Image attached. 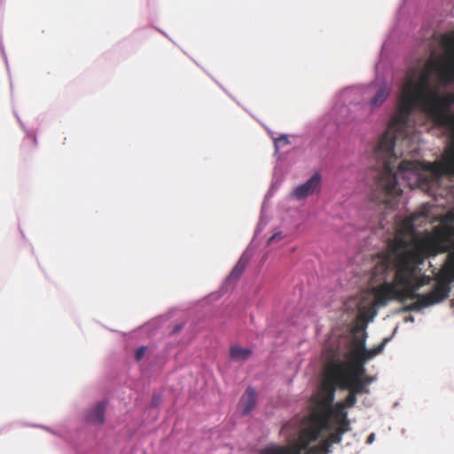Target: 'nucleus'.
Here are the masks:
<instances>
[{
  "label": "nucleus",
  "instance_id": "39448f33",
  "mask_svg": "<svg viewBox=\"0 0 454 454\" xmlns=\"http://www.w3.org/2000/svg\"><path fill=\"white\" fill-rule=\"evenodd\" d=\"M411 277L409 278V283L407 284H398V286H395L396 300L404 301L406 299H417L416 301L404 308L406 311H419L423 308L444 301L450 295V279L443 278H439L428 294L421 295L416 294L415 290L411 286Z\"/></svg>",
  "mask_w": 454,
  "mask_h": 454
},
{
  "label": "nucleus",
  "instance_id": "1a4fd4ad",
  "mask_svg": "<svg viewBox=\"0 0 454 454\" xmlns=\"http://www.w3.org/2000/svg\"><path fill=\"white\" fill-rule=\"evenodd\" d=\"M106 401H99L89 409L85 414V420L90 424H103L105 422Z\"/></svg>",
  "mask_w": 454,
  "mask_h": 454
},
{
  "label": "nucleus",
  "instance_id": "aec40b11",
  "mask_svg": "<svg viewBox=\"0 0 454 454\" xmlns=\"http://www.w3.org/2000/svg\"><path fill=\"white\" fill-rule=\"evenodd\" d=\"M362 380L364 383L365 387H368V385H370L372 382L375 380V378L372 376H368L365 373L364 376H362Z\"/></svg>",
  "mask_w": 454,
  "mask_h": 454
},
{
  "label": "nucleus",
  "instance_id": "20e7f679",
  "mask_svg": "<svg viewBox=\"0 0 454 454\" xmlns=\"http://www.w3.org/2000/svg\"><path fill=\"white\" fill-rule=\"evenodd\" d=\"M417 215H411L400 222L398 224L396 234L389 245L388 251L382 254V262L376 268V272L385 271L390 265L392 258V250L395 245L397 239H402L406 243L407 251H411L416 247V242L423 240L427 237H431L434 242L439 247V249L442 251L437 252V254L449 252L450 250V231L441 227H435L433 232L425 231L421 238H418L414 235L415 233V221Z\"/></svg>",
  "mask_w": 454,
  "mask_h": 454
},
{
  "label": "nucleus",
  "instance_id": "423d86ee",
  "mask_svg": "<svg viewBox=\"0 0 454 454\" xmlns=\"http://www.w3.org/2000/svg\"><path fill=\"white\" fill-rule=\"evenodd\" d=\"M367 361L353 351L348 361L331 359L326 364V373L328 377H337V368L340 364L342 373L349 378H362L366 373L364 364Z\"/></svg>",
  "mask_w": 454,
  "mask_h": 454
},
{
  "label": "nucleus",
  "instance_id": "412c9836",
  "mask_svg": "<svg viewBox=\"0 0 454 454\" xmlns=\"http://www.w3.org/2000/svg\"><path fill=\"white\" fill-rule=\"evenodd\" d=\"M282 239V234L280 232H278L276 234H274L273 236H271L269 240H268V243L270 244L272 243L274 240H281Z\"/></svg>",
  "mask_w": 454,
  "mask_h": 454
},
{
  "label": "nucleus",
  "instance_id": "2eb2a0df",
  "mask_svg": "<svg viewBox=\"0 0 454 454\" xmlns=\"http://www.w3.org/2000/svg\"><path fill=\"white\" fill-rule=\"evenodd\" d=\"M390 90L387 86H381L380 87L377 91L375 92V95L372 97V98L370 101V106L372 108H376L380 106L387 98L389 96Z\"/></svg>",
  "mask_w": 454,
  "mask_h": 454
},
{
  "label": "nucleus",
  "instance_id": "a878e982",
  "mask_svg": "<svg viewBox=\"0 0 454 454\" xmlns=\"http://www.w3.org/2000/svg\"><path fill=\"white\" fill-rule=\"evenodd\" d=\"M285 141H286V145L289 143V141H288V137H287V136H286V135Z\"/></svg>",
  "mask_w": 454,
  "mask_h": 454
},
{
  "label": "nucleus",
  "instance_id": "f3484780",
  "mask_svg": "<svg viewBox=\"0 0 454 454\" xmlns=\"http://www.w3.org/2000/svg\"><path fill=\"white\" fill-rule=\"evenodd\" d=\"M356 395H355L354 393L352 392H348V396L346 397L345 401L342 403L345 404V408L348 407H353L355 406V404L356 403Z\"/></svg>",
  "mask_w": 454,
  "mask_h": 454
},
{
  "label": "nucleus",
  "instance_id": "6ab92c4d",
  "mask_svg": "<svg viewBox=\"0 0 454 454\" xmlns=\"http://www.w3.org/2000/svg\"><path fill=\"white\" fill-rule=\"evenodd\" d=\"M271 137H272L273 142H274L275 151H276V153H278V151H279V144L284 141V135L281 134L278 137H274L271 135Z\"/></svg>",
  "mask_w": 454,
  "mask_h": 454
},
{
  "label": "nucleus",
  "instance_id": "ddd939ff",
  "mask_svg": "<svg viewBox=\"0 0 454 454\" xmlns=\"http://www.w3.org/2000/svg\"><path fill=\"white\" fill-rule=\"evenodd\" d=\"M252 353V349L241 348L239 346H232L230 348V357L235 362H243L247 360Z\"/></svg>",
  "mask_w": 454,
  "mask_h": 454
},
{
  "label": "nucleus",
  "instance_id": "9b49d317",
  "mask_svg": "<svg viewBox=\"0 0 454 454\" xmlns=\"http://www.w3.org/2000/svg\"><path fill=\"white\" fill-rule=\"evenodd\" d=\"M355 341L356 343V348L354 351L361 357L364 358L365 361H368L379 355L384 348V342L373 348L367 349L364 345V339L356 338Z\"/></svg>",
  "mask_w": 454,
  "mask_h": 454
},
{
  "label": "nucleus",
  "instance_id": "4be33fe9",
  "mask_svg": "<svg viewBox=\"0 0 454 454\" xmlns=\"http://www.w3.org/2000/svg\"><path fill=\"white\" fill-rule=\"evenodd\" d=\"M448 261H449L450 265L454 268V251L450 253Z\"/></svg>",
  "mask_w": 454,
  "mask_h": 454
},
{
  "label": "nucleus",
  "instance_id": "4468645a",
  "mask_svg": "<svg viewBox=\"0 0 454 454\" xmlns=\"http://www.w3.org/2000/svg\"><path fill=\"white\" fill-rule=\"evenodd\" d=\"M337 419V421L340 424L341 427L340 429V433L346 431L344 427L348 426V420L347 419V412L345 411V404L338 403L335 408H333V415Z\"/></svg>",
  "mask_w": 454,
  "mask_h": 454
},
{
  "label": "nucleus",
  "instance_id": "b1692460",
  "mask_svg": "<svg viewBox=\"0 0 454 454\" xmlns=\"http://www.w3.org/2000/svg\"><path fill=\"white\" fill-rule=\"evenodd\" d=\"M450 307L454 309V299L450 300Z\"/></svg>",
  "mask_w": 454,
  "mask_h": 454
},
{
  "label": "nucleus",
  "instance_id": "dca6fc26",
  "mask_svg": "<svg viewBox=\"0 0 454 454\" xmlns=\"http://www.w3.org/2000/svg\"><path fill=\"white\" fill-rule=\"evenodd\" d=\"M261 454H284V446H268L261 450Z\"/></svg>",
  "mask_w": 454,
  "mask_h": 454
},
{
  "label": "nucleus",
  "instance_id": "f257e3e1",
  "mask_svg": "<svg viewBox=\"0 0 454 454\" xmlns=\"http://www.w3.org/2000/svg\"><path fill=\"white\" fill-rule=\"evenodd\" d=\"M442 43L448 53L445 57L429 59L422 71L412 67L406 74L396 113L374 149V157L381 169L377 175L372 200L387 207H394L395 199L402 194L396 174L405 176L417 174L419 169V161L403 160L395 171L399 158L395 150V141L408 138V122L415 109L426 113L436 126L445 129L454 141V93L442 95L430 84L433 71L437 73L441 83L454 82V34L443 35ZM425 170L430 176L428 179L424 178L427 185L437 183L443 176H454V148L448 150L440 161L427 163Z\"/></svg>",
  "mask_w": 454,
  "mask_h": 454
},
{
  "label": "nucleus",
  "instance_id": "6e6552de",
  "mask_svg": "<svg viewBox=\"0 0 454 454\" xmlns=\"http://www.w3.org/2000/svg\"><path fill=\"white\" fill-rule=\"evenodd\" d=\"M321 183L322 176L316 172L305 183L297 185L291 193V197L296 200H303L313 194H317L321 190Z\"/></svg>",
  "mask_w": 454,
  "mask_h": 454
},
{
  "label": "nucleus",
  "instance_id": "0eeeda50",
  "mask_svg": "<svg viewBox=\"0 0 454 454\" xmlns=\"http://www.w3.org/2000/svg\"><path fill=\"white\" fill-rule=\"evenodd\" d=\"M332 380V383L337 385L341 389H348L349 392L355 395L369 394L370 389L365 387L362 380V378H349L342 373L341 365L340 364L337 368V377H328Z\"/></svg>",
  "mask_w": 454,
  "mask_h": 454
},
{
  "label": "nucleus",
  "instance_id": "5701e85b",
  "mask_svg": "<svg viewBox=\"0 0 454 454\" xmlns=\"http://www.w3.org/2000/svg\"><path fill=\"white\" fill-rule=\"evenodd\" d=\"M373 439H374V434H372L368 437L367 442L371 443V442L373 441Z\"/></svg>",
  "mask_w": 454,
  "mask_h": 454
},
{
  "label": "nucleus",
  "instance_id": "393cba45",
  "mask_svg": "<svg viewBox=\"0 0 454 454\" xmlns=\"http://www.w3.org/2000/svg\"><path fill=\"white\" fill-rule=\"evenodd\" d=\"M284 431V425L281 426L279 432L282 433Z\"/></svg>",
  "mask_w": 454,
  "mask_h": 454
},
{
  "label": "nucleus",
  "instance_id": "f8f14e48",
  "mask_svg": "<svg viewBox=\"0 0 454 454\" xmlns=\"http://www.w3.org/2000/svg\"><path fill=\"white\" fill-rule=\"evenodd\" d=\"M248 262L249 258L246 254H242L230 273L229 281H237L243 274Z\"/></svg>",
  "mask_w": 454,
  "mask_h": 454
},
{
  "label": "nucleus",
  "instance_id": "7ed1b4c3",
  "mask_svg": "<svg viewBox=\"0 0 454 454\" xmlns=\"http://www.w3.org/2000/svg\"><path fill=\"white\" fill-rule=\"evenodd\" d=\"M327 381L329 379L327 378ZM330 381H332L330 380ZM335 387L325 382L320 391L315 407L309 414V425L301 431L298 439L293 443H286V454H317L314 448L309 447L323 430L330 428V419L333 415V403Z\"/></svg>",
  "mask_w": 454,
  "mask_h": 454
},
{
  "label": "nucleus",
  "instance_id": "f03ea898",
  "mask_svg": "<svg viewBox=\"0 0 454 454\" xmlns=\"http://www.w3.org/2000/svg\"><path fill=\"white\" fill-rule=\"evenodd\" d=\"M434 242L431 237L416 242L415 249L407 251L406 243L397 239L392 250V258L389 267L383 272H376V268L382 262V256L374 265L371 282L379 285L372 286L371 293L374 296L375 306H386L388 301L396 300L395 286L409 283V278L415 273L417 267L427 258L437 255L442 251Z\"/></svg>",
  "mask_w": 454,
  "mask_h": 454
},
{
  "label": "nucleus",
  "instance_id": "a211bd4d",
  "mask_svg": "<svg viewBox=\"0 0 454 454\" xmlns=\"http://www.w3.org/2000/svg\"><path fill=\"white\" fill-rule=\"evenodd\" d=\"M145 350H146V348L145 346H142L136 350L135 358L137 361H139L144 357V356L145 354Z\"/></svg>",
  "mask_w": 454,
  "mask_h": 454
},
{
  "label": "nucleus",
  "instance_id": "9d476101",
  "mask_svg": "<svg viewBox=\"0 0 454 454\" xmlns=\"http://www.w3.org/2000/svg\"><path fill=\"white\" fill-rule=\"evenodd\" d=\"M256 403L257 393L254 388L248 387L239 401L242 415H248L254 409Z\"/></svg>",
  "mask_w": 454,
  "mask_h": 454
}]
</instances>
